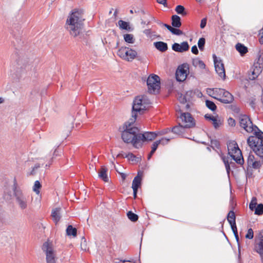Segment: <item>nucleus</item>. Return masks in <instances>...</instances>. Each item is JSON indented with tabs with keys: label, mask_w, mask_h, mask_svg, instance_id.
<instances>
[{
	"label": "nucleus",
	"mask_w": 263,
	"mask_h": 263,
	"mask_svg": "<svg viewBox=\"0 0 263 263\" xmlns=\"http://www.w3.org/2000/svg\"><path fill=\"white\" fill-rule=\"evenodd\" d=\"M262 164V161H254L251 164V167H252L254 169L259 168Z\"/></svg>",
	"instance_id": "44"
},
{
	"label": "nucleus",
	"mask_w": 263,
	"mask_h": 263,
	"mask_svg": "<svg viewBox=\"0 0 263 263\" xmlns=\"http://www.w3.org/2000/svg\"><path fill=\"white\" fill-rule=\"evenodd\" d=\"M126 51L127 53L125 54L126 57H124V60L128 62H131L136 58L137 52L136 50L128 48V49H127Z\"/></svg>",
	"instance_id": "22"
},
{
	"label": "nucleus",
	"mask_w": 263,
	"mask_h": 263,
	"mask_svg": "<svg viewBox=\"0 0 263 263\" xmlns=\"http://www.w3.org/2000/svg\"><path fill=\"white\" fill-rule=\"evenodd\" d=\"M254 251L260 256L261 263H263V230L259 231L254 239Z\"/></svg>",
	"instance_id": "7"
},
{
	"label": "nucleus",
	"mask_w": 263,
	"mask_h": 263,
	"mask_svg": "<svg viewBox=\"0 0 263 263\" xmlns=\"http://www.w3.org/2000/svg\"><path fill=\"white\" fill-rule=\"evenodd\" d=\"M238 154L239 155V156H238L234 161L237 164L242 165L244 163V160L243 158L241 151H240V153H238Z\"/></svg>",
	"instance_id": "41"
},
{
	"label": "nucleus",
	"mask_w": 263,
	"mask_h": 263,
	"mask_svg": "<svg viewBox=\"0 0 263 263\" xmlns=\"http://www.w3.org/2000/svg\"><path fill=\"white\" fill-rule=\"evenodd\" d=\"M85 20L84 11L82 9H75L67 20V28L70 34L74 37L84 38V23Z\"/></svg>",
	"instance_id": "1"
},
{
	"label": "nucleus",
	"mask_w": 263,
	"mask_h": 263,
	"mask_svg": "<svg viewBox=\"0 0 263 263\" xmlns=\"http://www.w3.org/2000/svg\"><path fill=\"white\" fill-rule=\"evenodd\" d=\"M179 118L185 123L184 126L186 128H190L195 126V120L189 112H181Z\"/></svg>",
	"instance_id": "12"
},
{
	"label": "nucleus",
	"mask_w": 263,
	"mask_h": 263,
	"mask_svg": "<svg viewBox=\"0 0 263 263\" xmlns=\"http://www.w3.org/2000/svg\"><path fill=\"white\" fill-rule=\"evenodd\" d=\"M214 99L218 100L220 102L224 104H229L232 103L234 100L233 96L229 91L223 90L222 95L220 98L212 96Z\"/></svg>",
	"instance_id": "13"
},
{
	"label": "nucleus",
	"mask_w": 263,
	"mask_h": 263,
	"mask_svg": "<svg viewBox=\"0 0 263 263\" xmlns=\"http://www.w3.org/2000/svg\"><path fill=\"white\" fill-rule=\"evenodd\" d=\"M227 146L229 155H230V153L234 154L240 153L241 150L239 149L237 143L235 141H228Z\"/></svg>",
	"instance_id": "18"
},
{
	"label": "nucleus",
	"mask_w": 263,
	"mask_h": 263,
	"mask_svg": "<svg viewBox=\"0 0 263 263\" xmlns=\"http://www.w3.org/2000/svg\"><path fill=\"white\" fill-rule=\"evenodd\" d=\"M186 127L184 125H182L180 123L178 125H176L171 128V132L178 136H182L184 133Z\"/></svg>",
	"instance_id": "20"
},
{
	"label": "nucleus",
	"mask_w": 263,
	"mask_h": 263,
	"mask_svg": "<svg viewBox=\"0 0 263 263\" xmlns=\"http://www.w3.org/2000/svg\"><path fill=\"white\" fill-rule=\"evenodd\" d=\"M118 25L120 28L122 30L132 31L134 29L133 28H132L130 26L129 22H127L121 20L118 21Z\"/></svg>",
	"instance_id": "27"
},
{
	"label": "nucleus",
	"mask_w": 263,
	"mask_h": 263,
	"mask_svg": "<svg viewBox=\"0 0 263 263\" xmlns=\"http://www.w3.org/2000/svg\"><path fill=\"white\" fill-rule=\"evenodd\" d=\"M213 125L215 129H218L221 125L223 123V121L220 119H218L216 117H214V119L212 120Z\"/></svg>",
	"instance_id": "37"
},
{
	"label": "nucleus",
	"mask_w": 263,
	"mask_h": 263,
	"mask_svg": "<svg viewBox=\"0 0 263 263\" xmlns=\"http://www.w3.org/2000/svg\"><path fill=\"white\" fill-rule=\"evenodd\" d=\"M188 69V68L183 67V65L180 68H178L176 72V80L178 82L183 81L186 77Z\"/></svg>",
	"instance_id": "16"
},
{
	"label": "nucleus",
	"mask_w": 263,
	"mask_h": 263,
	"mask_svg": "<svg viewBox=\"0 0 263 263\" xmlns=\"http://www.w3.org/2000/svg\"><path fill=\"white\" fill-rule=\"evenodd\" d=\"M158 134L153 132H145L143 133H139L138 136V145L145 142L151 141L155 139Z\"/></svg>",
	"instance_id": "9"
},
{
	"label": "nucleus",
	"mask_w": 263,
	"mask_h": 263,
	"mask_svg": "<svg viewBox=\"0 0 263 263\" xmlns=\"http://www.w3.org/2000/svg\"><path fill=\"white\" fill-rule=\"evenodd\" d=\"M231 109L235 113L238 114L240 112V108L236 105H231Z\"/></svg>",
	"instance_id": "60"
},
{
	"label": "nucleus",
	"mask_w": 263,
	"mask_h": 263,
	"mask_svg": "<svg viewBox=\"0 0 263 263\" xmlns=\"http://www.w3.org/2000/svg\"><path fill=\"white\" fill-rule=\"evenodd\" d=\"M193 65L195 67H199L201 69H204L205 65L204 62L200 60L199 58H195L192 60Z\"/></svg>",
	"instance_id": "31"
},
{
	"label": "nucleus",
	"mask_w": 263,
	"mask_h": 263,
	"mask_svg": "<svg viewBox=\"0 0 263 263\" xmlns=\"http://www.w3.org/2000/svg\"><path fill=\"white\" fill-rule=\"evenodd\" d=\"M254 67L260 68L262 70L263 69V51L259 50L257 54V62H255L253 65Z\"/></svg>",
	"instance_id": "26"
},
{
	"label": "nucleus",
	"mask_w": 263,
	"mask_h": 263,
	"mask_svg": "<svg viewBox=\"0 0 263 263\" xmlns=\"http://www.w3.org/2000/svg\"><path fill=\"white\" fill-rule=\"evenodd\" d=\"M143 174L142 171H139L137 175L134 178L132 186L133 190H138L141 186Z\"/></svg>",
	"instance_id": "17"
},
{
	"label": "nucleus",
	"mask_w": 263,
	"mask_h": 263,
	"mask_svg": "<svg viewBox=\"0 0 263 263\" xmlns=\"http://www.w3.org/2000/svg\"><path fill=\"white\" fill-rule=\"evenodd\" d=\"M128 218L132 221L135 222L138 219V215H127Z\"/></svg>",
	"instance_id": "54"
},
{
	"label": "nucleus",
	"mask_w": 263,
	"mask_h": 263,
	"mask_svg": "<svg viewBox=\"0 0 263 263\" xmlns=\"http://www.w3.org/2000/svg\"><path fill=\"white\" fill-rule=\"evenodd\" d=\"M160 24H161L163 26H164L165 27H166L171 32L173 28V26H170V25H168L167 24H164V23H160Z\"/></svg>",
	"instance_id": "63"
},
{
	"label": "nucleus",
	"mask_w": 263,
	"mask_h": 263,
	"mask_svg": "<svg viewBox=\"0 0 263 263\" xmlns=\"http://www.w3.org/2000/svg\"><path fill=\"white\" fill-rule=\"evenodd\" d=\"M40 167V165L39 164H36L34 167L32 168V171L30 172V173H29V175H34L35 174V170H36V169H37L38 168Z\"/></svg>",
	"instance_id": "62"
},
{
	"label": "nucleus",
	"mask_w": 263,
	"mask_h": 263,
	"mask_svg": "<svg viewBox=\"0 0 263 263\" xmlns=\"http://www.w3.org/2000/svg\"><path fill=\"white\" fill-rule=\"evenodd\" d=\"M191 51L193 54H198L199 53L198 49L196 45H194L191 48Z\"/></svg>",
	"instance_id": "61"
},
{
	"label": "nucleus",
	"mask_w": 263,
	"mask_h": 263,
	"mask_svg": "<svg viewBox=\"0 0 263 263\" xmlns=\"http://www.w3.org/2000/svg\"><path fill=\"white\" fill-rule=\"evenodd\" d=\"M217 153L220 156L221 159L222 160L224 165L226 166L227 164H229L228 159L223 155L222 152L220 151V152H217Z\"/></svg>",
	"instance_id": "50"
},
{
	"label": "nucleus",
	"mask_w": 263,
	"mask_h": 263,
	"mask_svg": "<svg viewBox=\"0 0 263 263\" xmlns=\"http://www.w3.org/2000/svg\"><path fill=\"white\" fill-rule=\"evenodd\" d=\"M217 153L220 156L221 159L222 160L224 165L226 166L227 164H229L228 159L223 155L222 152L220 151V152H217Z\"/></svg>",
	"instance_id": "49"
},
{
	"label": "nucleus",
	"mask_w": 263,
	"mask_h": 263,
	"mask_svg": "<svg viewBox=\"0 0 263 263\" xmlns=\"http://www.w3.org/2000/svg\"><path fill=\"white\" fill-rule=\"evenodd\" d=\"M64 209L61 207H57L53 209H52L51 214H60L61 213H64Z\"/></svg>",
	"instance_id": "47"
},
{
	"label": "nucleus",
	"mask_w": 263,
	"mask_h": 263,
	"mask_svg": "<svg viewBox=\"0 0 263 263\" xmlns=\"http://www.w3.org/2000/svg\"><path fill=\"white\" fill-rule=\"evenodd\" d=\"M236 215H227V219L230 223L233 233H236L237 231L236 224Z\"/></svg>",
	"instance_id": "21"
},
{
	"label": "nucleus",
	"mask_w": 263,
	"mask_h": 263,
	"mask_svg": "<svg viewBox=\"0 0 263 263\" xmlns=\"http://www.w3.org/2000/svg\"><path fill=\"white\" fill-rule=\"evenodd\" d=\"M206 22H207L206 18L205 17L201 20L200 25V27L201 29H203L205 27V26L206 25Z\"/></svg>",
	"instance_id": "59"
},
{
	"label": "nucleus",
	"mask_w": 263,
	"mask_h": 263,
	"mask_svg": "<svg viewBox=\"0 0 263 263\" xmlns=\"http://www.w3.org/2000/svg\"><path fill=\"white\" fill-rule=\"evenodd\" d=\"M171 24L174 28H179L181 26V18L179 16L175 14L171 17Z\"/></svg>",
	"instance_id": "25"
},
{
	"label": "nucleus",
	"mask_w": 263,
	"mask_h": 263,
	"mask_svg": "<svg viewBox=\"0 0 263 263\" xmlns=\"http://www.w3.org/2000/svg\"><path fill=\"white\" fill-rule=\"evenodd\" d=\"M12 190L13 195L19 208L22 210L26 209L29 204L30 197L29 196L25 195L20 188L17 187V183L15 178L13 180Z\"/></svg>",
	"instance_id": "4"
},
{
	"label": "nucleus",
	"mask_w": 263,
	"mask_h": 263,
	"mask_svg": "<svg viewBox=\"0 0 263 263\" xmlns=\"http://www.w3.org/2000/svg\"><path fill=\"white\" fill-rule=\"evenodd\" d=\"M137 114L138 113H136V112L132 111V118L130 119H129V120L125 122L123 124L122 127L126 128V127L128 128L136 127V126H133V124H134V123L135 122V121L136 120V119L137 117Z\"/></svg>",
	"instance_id": "19"
},
{
	"label": "nucleus",
	"mask_w": 263,
	"mask_h": 263,
	"mask_svg": "<svg viewBox=\"0 0 263 263\" xmlns=\"http://www.w3.org/2000/svg\"><path fill=\"white\" fill-rule=\"evenodd\" d=\"M107 168L102 166L98 172L99 177L104 182H107L109 181L108 177L107 175Z\"/></svg>",
	"instance_id": "24"
},
{
	"label": "nucleus",
	"mask_w": 263,
	"mask_h": 263,
	"mask_svg": "<svg viewBox=\"0 0 263 263\" xmlns=\"http://www.w3.org/2000/svg\"><path fill=\"white\" fill-rule=\"evenodd\" d=\"M206 106L210 110L214 111L217 109V106L214 102L210 100H206L205 101Z\"/></svg>",
	"instance_id": "35"
},
{
	"label": "nucleus",
	"mask_w": 263,
	"mask_h": 263,
	"mask_svg": "<svg viewBox=\"0 0 263 263\" xmlns=\"http://www.w3.org/2000/svg\"><path fill=\"white\" fill-rule=\"evenodd\" d=\"M228 123L231 127H234L236 125L235 120L231 117H229L228 119Z\"/></svg>",
	"instance_id": "55"
},
{
	"label": "nucleus",
	"mask_w": 263,
	"mask_h": 263,
	"mask_svg": "<svg viewBox=\"0 0 263 263\" xmlns=\"http://www.w3.org/2000/svg\"><path fill=\"white\" fill-rule=\"evenodd\" d=\"M142 99H140V96L135 98L133 101L132 111L136 113H139L142 115L144 111L146 109L147 107L142 102Z\"/></svg>",
	"instance_id": "10"
},
{
	"label": "nucleus",
	"mask_w": 263,
	"mask_h": 263,
	"mask_svg": "<svg viewBox=\"0 0 263 263\" xmlns=\"http://www.w3.org/2000/svg\"><path fill=\"white\" fill-rule=\"evenodd\" d=\"M236 49L241 56L244 55L248 51V48L243 44L238 43L235 46Z\"/></svg>",
	"instance_id": "28"
},
{
	"label": "nucleus",
	"mask_w": 263,
	"mask_h": 263,
	"mask_svg": "<svg viewBox=\"0 0 263 263\" xmlns=\"http://www.w3.org/2000/svg\"><path fill=\"white\" fill-rule=\"evenodd\" d=\"M124 40L127 43L132 44L135 42V39L132 34H125L124 35Z\"/></svg>",
	"instance_id": "36"
},
{
	"label": "nucleus",
	"mask_w": 263,
	"mask_h": 263,
	"mask_svg": "<svg viewBox=\"0 0 263 263\" xmlns=\"http://www.w3.org/2000/svg\"><path fill=\"white\" fill-rule=\"evenodd\" d=\"M66 234L68 236L76 237L77 235V229L71 225H68L66 229Z\"/></svg>",
	"instance_id": "29"
},
{
	"label": "nucleus",
	"mask_w": 263,
	"mask_h": 263,
	"mask_svg": "<svg viewBox=\"0 0 263 263\" xmlns=\"http://www.w3.org/2000/svg\"><path fill=\"white\" fill-rule=\"evenodd\" d=\"M148 91L152 94H156L159 92L160 89V77L155 74H151L147 79Z\"/></svg>",
	"instance_id": "5"
},
{
	"label": "nucleus",
	"mask_w": 263,
	"mask_h": 263,
	"mask_svg": "<svg viewBox=\"0 0 263 263\" xmlns=\"http://www.w3.org/2000/svg\"><path fill=\"white\" fill-rule=\"evenodd\" d=\"M178 100L182 104H185L187 102L185 96H183L182 94L180 95L178 98Z\"/></svg>",
	"instance_id": "58"
},
{
	"label": "nucleus",
	"mask_w": 263,
	"mask_h": 263,
	"mask_svg": "<svg viewBox=\"0 0 263 263\" xmlns=\"http://www.w3.org/2000/svg\"><path fill=\"white\" fill-rule=\"evenodd\" d=\"M205 44V39L204 37H201L199 39L198 42V46L200 51H203L204 48Z\"/></svg>",
	"instance_id": "39"
},
{
	"label": "nucleus",
	"mask_w": 263,
	"mask_h": 263,
	"mask_svg": "<svg viewBox=\"0 0 263 263\" xmlns=\"http://www.w3.org/2000/svg\"><path fill=\"white\" fill-rule=\"evenodd\" d=\"M119 131L121 132V139L124 142L127 144L131 143L136 148H141L142 144L138 145V136L139 129L138 127L128 128L120 127Z\"/></svg>",
	"instance_id": "3"
},
{
	"label": "nucleus",
	"mask_w": 263,
	"mask_h": 263,
	"mask_svg": "<svg viewBox=\"0 0 263 263\" xmlns=\"http://www.w3.org/2000/svg\"><path fill=\"white\" fill-rule=\"evenodd\" d=\"M249 209L252 211H254V214H263V204H257V199L254 197L252 198L250 204Z\"/></svg>",
	"instance_id": "14"
},
{
	"label": "nucleus",
	"mask_w": 263,
	"mask_h": 263,
	"mask_svg": "<svg viewBox=\"0 0 263 263\" xmlns=\"http://www.w3.org/2000/svg\"><path fill=\"white\" fill-rule=\"evenodd\" d=\"M247 144L255 154L263 158V132L261 130L254 132L247 140Z\"/></svg>",
	"instance_id": "2"
},
{
	"label": "nucleus",
	"mask_w": 263,
	"mask_h": 263,
	"mask_svg": "<svg viewBox=\"0 0 263 263\" xmlns=\"http://www.w3.org/2000/svg\"><path fill=\"white\" fill-rule=\"evenodd\" d=\"M42 185L39 181L36 180L35 181L33 186V191L38 194L40 193V189L41 188Z\"/></svg>",
	"instance_id": "42"
},
{
	"label": "nucleus",
	"mask_w": 263,
	"mask_h": 263,
	"mask_svg": "<svg viewBox=\"0 0 263 263\" xmlns=\"http://www.w3.org/2000/svg\"><path fill=\"white\" fill-rule=\"evenodd\" d=\"M253 70L252 71L251 74L249 76V79L250 80H254L256 79L258 75L261 72L262 69L260 68H257L256 67H254Z\"/></svg>",
	"instance_id": "30"
},
{
	"label": "nucleus",
	"mask_w": 263,
	"mask_h": 263,
	"mask_svg": "<svg viewBox=\"0 0 263 263\" xmlns=\"http://www.w3.org/2000/svg\"><path fill=\"white\" fill-rule=\"evenodd\" d=\"M52 220L57 224L61 219L60 215H51Z\"/></svg>",
	"instance_id": "52"
},
{
	"label": "nucleus",
	"mask_w": 263,
	"mask_h": 263,
	"mask_svg": "<svg viewBox=\"0 0 263 263\" xmlns=\"http://www.w3.org/2000/svg\"><path fill=\"white\" fill-rule=\"evenodd\" d=\"M160 144V142L159 141H158L157 140L155 141L153 144H152V151H153V152H156V149H157L158 148V145Z\"/></svg>",
	"instance_id": "56"
},
{
	"label": "nucleus",
	"mask_w": 263,
	"mask_h": 263,
	"mask_svg": "<svg viewBox=\"0 0 263 263\" xmlns=\"http://www.w3.org/2000/svg\"><path fill=\"white\" fill-rule=\"evenodd\" d=\"M214 117L213 116L209 115V114H205L204 115V118L208 120L212 121V120L214 119Z\"/></svg>",
	"instance_id": "64"
},
{
	"label": "nucleus",
	"mask_w": 263,
	"mask_h": 263,
	"mask_svg": "<svg viewBox=\"0 0 263 263\" xmlns=\"http://www.w3.org/2000/svg\"><path fill=\"white\" fill-rule=\"evenodd\" d=\"M246 238L249 239H252L254 237V232L252 228L248 229V232L245 236Z\"/></svg>",
	"instance_id": "45"
},
{
	"label": "nucleus",
	"mask_w": 263,
	"mask_h": 263,
	"mask_svg": "<svg viewBox=\"0 0 263 263\" xmlns=\"http://www.w3.org/2000/svg\"><path fill=\"white\" fill-rule=\"evenodd\" d=\"M240 126L248 133L252 132V127H249L250 125H252V122L250 118L246 115H240L239 116Z\"/></svg>",
	"instance_id": "11"
},
{
	"label": "nucleus",
	"mask_w": 263,
	"mask_h": 263,
	"mask_svg": "<svg viewBox=\"0 0 263 263\" xmlns=\"http://www.w3.org/2000/svg\"><path fill=\"white\" fill-rule=\"evenodd\" d=\"M170 132H171V128H165V129L162 130L161 131L158 132L157 134H158V135H163L166 134Z\"/></svg>",
	"instance_id": "57"
},
{
	"label": "nucleus",
	"mask_w": 263,
	"mask_h": 263,
	"mask_svg": "<svg viewBox=\"0 0 263 263\" xmlns=\"http://www.w3.org/2000/svg\"><path fill=\"white\" fill-rule=\"evenodd\" d=\"M209 146L217 153V151L215 149L217 148L220 149V144L218 140L216 139H211V144Z\"/></svg>",
	"instance_id": "32"
},
{
	"label": "nucleus",
	"mask_w": 263,
	"mask_h": 263,
	"mask_svg": "<svg viewBox=\"0 0 263 263\" xmlns=\"http://www.w3.org/2000/svg\"><path fill=\"white\" fill-rule=\"evenodd\" d=\"M175 10L178 14L182 15V16H185L187 14V12L185 11V9L183 6L180 5H177Z\"/></svg>",
	"instance_id": "33"
},
{
	"label": "nucleus",
	"mask_w": 263,
	"mask_h": 263,
	"mask_svg": "<svg viewBox=\"0 0 263 263\" xmlns=\"http://www.w3.org/2000/svg\"><path fill=\"white\" fill-rule=\"evenodd\" d=\"M172 50L178 52H183L189 50L190 46L186 41L183 42L181 44L175 43L172 45Z\"/></svg>",
	"instance_id": "15"
},
{
	"label": "nucleus",
	"mask_w": 263,
	"mask_h": 263,
	"mask_svg": "<svg viewBox=\"0 0 263 263\" xmlns=\"http://www.w3.org/2000/svg\"><path fill=\"white\" fill-rule=\"evenodd\" d=\"M254 159V156L250 153L248 156L247 159V164L248 166L251 167V164H252V162H253L255 161Z\"/></svg>",
	"instance_id": "46"
},
{
	"label": "nucleus",
	"mask_w": 263,
	"mask_h": 263,
	"mask_svg": "<svg viewBox=\"0 0 263 263\" xmlns=\"http://www.w3.org/2000/svg\"><path fill=\"white\" fill-rule=\"evenodd\" d=\"M171 139L172 138H162L161 139L157 141L160 142V144L165 145L168 143Z\"/></svg>",
	"instance_id": "51"
},
{
	"label": "nucleus",
	"mask_w": 263,
	"mask_h": 263,
	"mask_svg": "<svg viewBox=\"0 0 263 263\" xmlns=\"http://www.w3.org/2000/svg\"><path fill=\"white\" fill-rule=\"evenodd\" d=\"M123 157L127 158L129 160L132 161H136L137 162L139 161L140 159L139 158L136 157V156L132 153H129L125 156H123Z\"/></svg>",
	"instance_id": "38"
},
{
	"label": "nucleus",
	"mask_w": 263,
	"mask_h": 263,
	"mask_svg": "<svg viewBox=\"0 0 263 263\" xmlns=\"http://www.w3.org/2000/svg\"><path fill=\"white\" fill-rule=\"evenodd\" d=\"M255 101L256 99L253 97H252L249 99V105L254 110L255 109L256 107Z\"/></svg>",
	"instance_id": "53"
},
{
	"label": "nucleus",
	"mask_w": 263,
	"mask_h": 263,
	"mask_svg": "<svg viewBox=\"0 0 263 263\" xmlns=\"http://www.w3.org/2000/svg\"><path fill=\"white\" fill-rule=\"evenodd\" d=\"M179 28H174L173 27L171 33L173 34L177 35H180L183 34V32L182 30L178 29Z\"/></svg>",
	"instance_id": "48"
},
{
	"label": "nucleus",
	"mask_w": 263,
	"mask_h": 263,
	"mask_svg": "<svg viewBox=\"0 0 263 263\" xmlns=\"http://www.w3.org/2000/svg\"><path fill=\"white\" fill-rule=\"evenodd\" d=\"M215 69L218 76L223 80L226 78V72L223 64L221 59H218L215 54L213 55Z\"/></svg>",
	"instance_id": "8"
},
{
	"label": "nucleus",
	"mask_w": 263,
	"mask_h": 263,
	"mask_svg": "<svg viewBox=\"0 0 263 263\" xmlns=\"http://www.w3.org/2000/svg\"><path fill=\"white\" fill-rule=\"evenodd\" d=\"M43 251L46 254L47 263H55V253L51 242L49 241L45 242L42 247Z\"/></svg>",
	"instance_id": "6"
},
{
	"label": "nucleus",
	"mask_w": 263,
	"mask_h": 263,
	"mask_svg": "<svg viewBox=\"0 0 263 263\" xmlns=\"http://www.w3.org/2000/svg\"><path fill=\"white\" fill-rule=\"evenodd\" d=\"M140 99H142V102L144 105H146L147 107V105H149L151 104V102L150 100L146 96L143 95L142 96H140Z\"/></svg>",
	"instance_id": "43"
},
{
	"label": "nucleus",
	"mask_w": 263,
	"mask_h": 263,
	"mask_svg": "<svg viewBox=\"0 0 263 263\" xmlns=\"http://www.w3.org/2000/svg\"><path fill=\"white\" fill-rule=\"evenodd\" d=\"M128 49V47H121L117 51V55L121 58L124 60V57H126V50Z\"/></svg>",
	"instance_id": "34"
},
{
	"label": "nucleus",
	"mask_w": 263,
	"mask_h": 263,
	"mask_svg": "<svg viewBox=\"0 0 263 263\" xmlns=\"http://www.w3.org/2000/svg\"><path fill=\"white\" fill-rule=\"evenodd\" d=\"M223 90L224 89H222V88H213L212 89L213 95H214V96H216L217 97H218V96L221 97Z\"/></svg>",
	"instance_id": "40"
},
{
	"label": "nucleus",
	"mask_w": 263,
	"mask_h": 263,
	"mask_svg": "<svg viewBox=\"0 0 263 263\" xmlns=\"http://www.w3.org/2000/svg\"><path fill=\"white\" fill-rule=\"evenodd\" d=\"M154 46L159 51L163 52L168 49V46L166 43L162 41L154 42Z\"/></svg>",
	"instance_id": "23"
}]
</instances>
